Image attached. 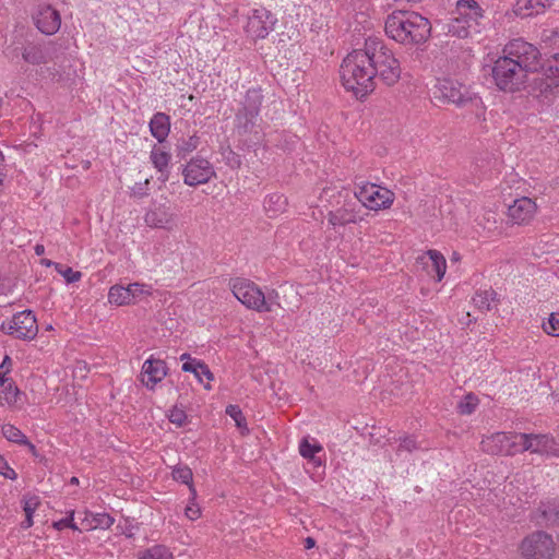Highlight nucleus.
Masks as SVG:
<instances>
[{
	"label": "nucleus",
	"mask_w": 559,
	"mask_h": 559,
	"mask_svg": "<svg viewBox=\"0 0 559 559\" xmlns=\"http://www.w3.org/2000/svg\"><path fill=\"white\" fill-rule=\"evenodd\" d=\"M542 67L539 50L523 39L511 40L492 64H484V69L490 70L495 86L504 93L519 92L525 88L528 82L533 84L532 75Z\"/></svg>",
	"instance_id": "f257e3e1"
},
{
	"label": "nucleus",
	"mask_w": 559,
	"mask_h": 559,
	"mask_svg": "<svg viewBox=\"0 0 559 559\" xmlns=\"http://www.w3.org/2000/svg\"><path fill=\"white\" fill-rule=\"evenodd\" d=\"M431 29L430 21L415 11H394L384 23L386 36L403 46L425 44L431 36Z\"/></svg>",
	"instance_id": "f03ea898"
},
{
	"label": "nucleus",
	"mask_w": 559,
	"mask_h": 559,
	"mask_svg": "<svg viewBox=\"0 0 559 559\" xmlns=\"http://www.w3.org/2000/svg\"><path fill=\"white\" fill-rule=\"evenodd\" d=\"M341 80L343 86L357 98H362L374 90V73L365 48L354 50L345 57L341 66Z\"/></svg>",
	"instance_id": "7ed1b4c3"
},
{
	"label": "nucleus",
	"mask_w": 559,
	"mask_h": 559,
	"mask_svg": "<svg viewBox=\"0 0 559 559\" xmlns=\"http://www.w3.org/2000/svg\"><path fill=\"white\" fill-rule=\"evenodd\" d=\"M366 53L373 69L374 78L378 76L384 84L394 85L401 78V63L382 39L368 37L365 41Z\"/></svg>",
	"instance_id": "20e7f679"
},
{
	"label": "nucleus",
	"mask_w": 559,
	"mask_h": 559,
	"mask_svg": "<svg viewBox=\"0 0 559 559\" xmlns=\"http://www.w3.org/2000/svg\"><path fill=\"white\" fill-rule=\"evenodd\" d=\"M481 17L483 11L475 0H459L455 15L445 25L447 33L465 38L473 32H478L477 27Z\"/></svg>",
	"instance_id": "39448f33"
},
{
	"label": "nucleus",
	"mask_w": 559,
	"mask_h": 559,
	"mask_svg": "<svg viewBox=\"0 0 559 559\" xmlns=\"http://www.w3.org/2000/svg\"><path fill=\"white\" fill-rule=\"evenodd\" d=\"M433 94L436 98L443 103L454 104L456 106L472 104L477 108L481 106L480 97L473 93L469 87L454 79H438Z\"/></svg>",
	"instance_id": "423d86ee"
},
{
	"label": "nucleus",
	"mask_w": 559,
	"mask_h": 559,
	"mask_svg": "<svg viewBox=\"0 0 559 559\" xmlns=\"http://www.w3.org/2000/svg\"><path fill=\"white\" fill-rule=\"evenodd\" d=\"M233 295L248 309L258 312L272 311L271 296L267 297L258 285L246 278H235L230 282Z\"/></svg>",
	"instance_id": "0eeeda50"
},
{
	"label": "nucleus",
	"mask_w": 559,
	"mask_h": 559,
	"mask_svg": "<svg viewBox=\"0 0 559 559\" xmlns=\"http://www.w3.org/2000/svg\"><path fill=\"white\" fill-rule=\"evenodd\" d=\"M531 92L543 102H551L559 97V53L547 62L545 72L534 76Z\"/></svg>",
	"instance_id": "6e6552de"
},
{
	"label": "nucleus",
	"mask_w": 559,
	"mask_h": 559,
	"mask_svg": "<svg viewBox=\"0 0 559 559\" xmlns=\"http://www.w3.org/2000/svg\"><path fill=\"white\" fill-rule=\"evenodd\" d=\"M277 17L265 8H255L249 11L243 26L247 36L253 40L264 39L274 31Z\"/></svg>",
	"instance_id": "1a4fd4ad"
},
{
	"label": "nucleus",
	"mask_w": 559,
	"mask_h": 559,
	"mask_svg": "<svg viewBox=\"0 0 559 559\" xmlns=\"http://www.w3.org/2000/svg\"><path fill=\"white\" fill-rule=\"evenodd\" d=\"M151 285L135 282L127 286L116 284L109 288L108 302L118 307L136 304L152 295Z\"/></svg>",
	"instance_id": "9d476101"
},
{
	"label": "nucleus",
	"mask_w": 559,
	"mask_h": 559,
	"mask_svg": "<svg viewBox=\"0 0 559 559\" xmlns=\"http://www.w3.org/2000/svg\"><path fill=\"white\" fill-rule=\"evenodd\" d=\"M355 194L361 207L365 206L373 211L388 209L394 201V193L391 190L374 183L359 187Z\"/></svg>",
	"instance_id": "9b49d317"
},
{
	"label": "nucleus",
	"mask_w": 559,
	"mask_h": 559,
	"mask_svg": "<svg viewBox=\"0 0 559 559\" xmlns=\"http://www.w3.org/2000/svg\"><path fill=\"white\" fill-rule=\"evenodd\" d=\"M520 549L524 559H552L555 543L550 535L536 532L522 542Z\"/></svg>",
	"instance_id": "f8f14e48"
},
{
	"label": "nucleus",
	"mask_w": 559,
	"mask_h": 559,
	"mask_svg": "<svg viewBox=\"0 0 559 559\" xmlns=\"http://www.w3.org/2000/svg\"><path fill=\"white\" fill-rule=\"evenodd\" d=\"M1 329L21 340H33L38 333L37 320L31 310L16 313L11 320L3 322Z\"/></svg>",
	"instance_id": "ddd939ff"
},
{
	"label": "nucleus",
	"mask_w": 559,
	"mask_h": 559,
	"mask_svg": "<svg viewBox=\"0 0 559 559\" xmlns=\"http://www.w3.org/2000/svg\"><path fill=\"white\" fill-rule=\"evenodd\" d=\"M343 199L340 206L329 213V223L336 226H345L347 224H356L362 219L361 205L356 197L348 193L341 195Z\"/></svg>",
	"instance_id": "4468645a"
},
{
	"label": "nucleus",
	"mask_w": 559,
	"mask_h": 559,
	"mask_svg": "<svg viewBox=\"0 0 559 559\" xmlns=\"http://www.w3.org/2000/svg\"><path fill=\"white\" fill-rule=\"evenodd\" d=\"M215 176L212 163L201 156L191 158L182 169L183 182L190 187L205 185Z\"/></svg>",
	"instance_id": "2eb2a0df"
},
{
	"label": "nucleus",
	"mask_w": 559,
	"mask_h": 559,
	"mask_svg": "<svg viewBox=\"0 0 559 559\" xmlns=\"http://www.w3.org/2000/svg\"><path fill=\"white\" fill-rule=\"evenodd\" d=\"M523 433L497 432L481 441L483 450L491 454H515L523 452L522 441L515 437Z\"/></svg>",
	"instance_id": "dca6fc26"
},
{
	"label": "nucleus",
	"mask_w": 559,
	"mask_h": 559,
	"mask_svg": "<svg viewBox=\"0 0 559 559\" xmlns=\"http://www.w3.org/2000/svg\"><path fill=\"white\" fill-rule=\"evenodd\" d=\"M522 441L523 451H531L548 456L559 457V440L551 435H526L515 437Z\"/></svg>",
	"instance_id": "f3484780"
},
{
	"label": "nucleus",
	"mask_w": 559,
	"mask_h": 559,
	"mask_svg": "<svg viewBox=\"0 0 559 559\" xmlns=\"http://www.w3.org/2000/svg\"><path fill=\"white\" fill-rule=\"evenodd\" d=\"M537 213V204L531 198L522 197L508 207V218L516 225L528 224Z\"/></svg>",
	"instance_id": "a211bd4d"
},
{
	"label": "nucleus",
	"mask_w": 559,
	"mask_h": 559,
	"mask_svg": "<svg viewBox=\"0 0 559 559\" xmlns=\"http://www.w3.org/2000/svg\"><path fill=\"white\" fill-rule=\"evenodd\" d=\"M167 374L165 361L153 357L147 358L142 366L141 381L148 390H154Z\"/></svg>",
	"instance_id": "6ab92c4d"
},
{
	"label": "nucleus",
	"mask_w": 559,
	"mask_h": 559,
	"mask_svg": "<svg viewBox=\"0 0 559 559\" xmlns=\"http://www.w3.org/2000/svg\"><path fill=\"white\" fill-rule=\"evenodd\" d=\"M427 275L440 282L444 277L447 271V260L444 255L437 250H428L418 258Z\"/></svg>",
	"instance_id": "aec40b11"
},
{
	"label": "nucleus",
	"mask_w": 559,
	"mask_h": 559,
	"mask_svg": "<svg viewBox=\"0 0 559 559\" xmlns=\"http://www.w3.org/2000/svg\"><path fill=\"white\" fill-rule=\"evenodd\" d=\"M180 359L185 361L182 365L183 371L193 373L205 390L212 389L211 382L214 380V374L203 361L191 358L189 354H182Z\"/></svg>",
	"instance_id": "412c9836"
},
{
	"label": "nucleus",
	"mask_w": 559,
	"mask_h": 559,
	"mask_svg": "<svg viewBox=\"0 0 559 559\" xmlns=\"http://www.w3.org/2000/svg\"><path fill=\"white\" fill-rule=\"evenodd\" d=\"M38 29L47 35L55 34L61 25L59 13L49 5L41 7L35 17Z\"/></svg>",
	"instance_id": "4be33fe9"
},
{
	"label": "nucleus",
	"mask_w": 559,
	"mask_h": 559,
	"mask_svg": "<svg viewBox=\"0 0 559 559\" xmlns=\"http://www.w3.org/2000/svg\"><path fill=\"white\" fill-rule=\"evenodd\" d=\"M554 0H518L514 12L521 17H528L543 13L551 5Z\"/></svg>",
	"instance_id": "5701e85b"
},
{
	"label": "nucleus",
	"mask_w": 559,
	"mask_h": 559,
	"mask_svg": "<svg viewBox=\"0 0 559 559\" xmlns=\"http://www.w3.org/2000/svg\"><path fill=\"white\" fill-rule=\"evenodd\" d=\"M115 520L107 513H93L87 510L84 511V518L81 521V524L86 531L94 530H108Z\"/></svg>",
	"instance_id": "b1692460"
},
{
	"label": "nucleus",
	"mask_w": 559,
	"mask_h": 559,
	"mask_svg": "<svg viewBox=\"0 0 559 559\" xmlns=\"http://www.w3.org/2000/svg\"><path fill=\"white\" fill-rule=\"evenodd\" d=\"M322 451V445L314 438L305 437L299 443L300 455L314 466L322 465L323 461L318 456V453H321Z\"/></svg>",
	"instance_id": "393cba45"
},
{
	"label": "nucleus",
	"mask_w": 559,
	"mask_h": 559,
	"mask_svg": "<svg viewBox=\"0 0 559 559\" xmlns=\"http://www.w3.org/2000/svg\"><path fill=\"white\" fill-rule=\"evenodd\" d=\"M144 221L150 227L166 228L173 223V215L166 206L159 205L148 210Z\"/></svg>",
	"instance_id": "a878e982"
},
{
	"label": "nucleus",
	"mask_w": 559,
	"mask_h": 559,
	"mask_svg": "<svg viewBox=\"0 0 559 559\" xmlns=\"http://www.w3.org/2000/svg\"><path fill=\"white\" fill-rule=\"evenodd\" d=\"M150 130L158 142H163L170 131L169 117L163 112L155 114L150 121Z\"/></svg>",
	"instance_id": "bb28decb"
},
{
	"label": "nucleus",
	"mask_w": 559,
	"mask_h": 559,
	"mask_svg": "<svg viewBox=\"0 0 559 559\" xmlns=\"http://www.w3.org/2000/svg\"><path fill=\"white\" fill-rule=\"evenodd\" d=\"M150 158L154 167L160 173L163 181H166L169 175L170 154L159 146H154Z\"/></svg>",
	"instance_id": "cd10ccee"
},
{
	"label": "nucleus",
	"mask_w": 559,
	"mask_h": 559,
	"mask_svg": "<svg viewBox=\"0 0 559 559\" xmlns=\"http://www.w3.org/2000/svg\"><path fill=\"white\" fill-rule=\"evenodd\" d=\"M21 400V392L14 382L0 383V405L9 408H17Z\"/></svg>",
	"instance_id": "c85d7f7f"
},
{
	"label": "nucleus",
	"mask_w": 559,
	"mask_h": 559,
	"mask_svg": "<svg viewBox=\"0 0 559 559\" xmlns=\"http://www.w3.org/2000/svg\"><path fill=\"white\" fill-rule=\"evenodd\" d=\"M2 435L3 437L10 441V442H14V443H17V444H24L26 447H28V449L35 453V447L34 444H32L28 439L26 438V436L19 429L16 428L15 426L11 425V424H4L2 426Z\"/></svg>",
	"instance_id": "c756f323"
},
{
	"label": "nucleus",
	"mask_w": 559,
	"mask_h": 559,
	"mask_svg": "<svg viewBox=\"0 0 559 559\" xmlns=\"http://www.w3.org/2000/svg\"><path fill=\"white\" fill-rule=\"evenodd\" d=\"M23 510L25 512V520L22 522L23 528H29L34 522H33V514L37 510V508L40 504L39 497L35 495H27L23 498Z\"/></svg>",
	"instance_id": "7c9ffc66"
},
{
	"label": "nucleus",
	"mask_w": 559,
	"mask_h": 559,
	"mask_svg": "<svg viewBox=\"0 0 559 559\" xmlns=\"http://www.w3.org/2000/svg\"><path fill=\"white\" fill-rule=\"evenodd\" d=\"M138 559H174L170 549L164 545H154L136 554Z\"/></svg>",
	"instance_id": "2f4dec72"
},
{
	"label": "nucleus",
	"mask_w": 559,
	"mask_h": 559,
	"mask_svg": "<svg viewBox=\"0 0 559 559\" xmlns=\"http://www.w3.org/2000/svg\"><path fill=\"white\" fill-rule=\"evenodd\" d=\"M22 57L25 62L31 64H40L46 62V53L43 47L34 44H28L24 47Z\"/></svg>",
	"instance_id": "473e14b6"
},
{
	"label": "nucleus",
	"mask_w": 559,
	"mask_h": 559,
	"mask_svg": "<svg viewBox=\"0 0 559 559\" xmlns=\"http://www.w3.org/2000/svg\"><path fill=\"white\" fill-rule=\"evenodd\" d=\"M285 206L286 199L281 194H271L264 201V209L270 215H277Z\"/></svg>",
	"instance_id": "72a5a7b5"
},
{
	"label": "nucleus",
	"mask_w": 559,
	"mask_h": 559,
	"mask_svg": "<svg viewBox=\"0 0 559 559\" xmlns=\"http://www.w3.org/2000/svg\"><path fill=\"white\" fill-rule=\"evenodd\" d=\"M190 495L191 496H190L189 502H188L187 507L185 508V515L190 521H195L201 516L202 511H201L200 506L197 502V490L193 486H190Z\"/></svg>",
	"instance_id": "f704fd0d"
},
{
	"label": "nucleus",
	"mask_w": 559,
	"mask_h": 559,
	"mask_svg": "<svg viewBox=\"0 0 559 559\" xmlns=\"http://www.w3.org/2000/svg\"><path fill=\"white\" fill-rule=\"evenodd\" d=\"M478 406V399L474 394H466L457 404L459 413L471 415Z\"/></svg>",
	"instance_id": "c9c22d12"
},
{
	"label": "nucleus",
	"mask_w": 559,
	"mask_h": 559,
	"mask_svg": "<svg viewBox=\"0 0 559 559\" xmlns=\"http://www.w3.org/2000/svg\"><path fill=\"white\" fill-rule=\"evenodd\" d=\"M192 476H193V474H192L191 468L186 465H177L173 469V478L176 481L188 485L189 487L193 486L192 485Z\"/></svg>",
	"instance_id": "e433bc0d"
},
{
	"label": "nucleus",
	"mask_w": 559,
	"mask_h": 559,
	"mask_svg": "<svg viewBox=\"0 0 559 559\" xmlns=\"http://www.w3.org/2000/svg\"><path fill=\"white\" fill-rule=\"evenodd\" d=\"M55 269L68 284L79 282L82 278L81 272L74 271L72 267L64 266L60 263H56Z\"/></svg>",
	"instance_id": "4c0bfd02"
},
{
	"label": "nucleus",
	"mask_w": 559,
	"mask_h": 559,
	"mask_svg": "<svg viewBox=\"0 0 559 559\" xmlns=\"http://www.w3.org/2000/svg\"><path fill=\"white\" fill-rule=\"evenodd\" d=\"M493 292L490 290L479 292L474 296L473 302L480 310H489L493 301Z\"/></svg>",
	"instance_id": "58836bf2"
},
{
	"label": "nucleus",
	"mask_w": 559,
	"mask_h": 559,
	"mask_svg": "<svg viewBox=\"0 0 559 559\" xmlns=\"http://www.w3.org/2000/svg\"><path fill=\"white\" fill-rule=\"evenodd\" d=\"M543 330L551 336H559V312L550 313L546 321L543 322Z\"/></svg>",
	"instance_id": "ea45409f"
},
{
	"label": "nucleus",
	"mask_w": 559,
	"mask_h": 559,
	"mask_svg": "<svg viewBox=\"0 0 559 559\" xmlns=\"http://www.w3.org/2000/svg\"><path fill=\"white\" fill-rule=\"evenodd\" d=\"M226 414L229 415L235 420L236 426L242 432L247 430L246 418L242 415L241 409L237 405H228L226 407Z\"/></svg>",
	"instance_id": "a19ab883"
},
{
	"label": "nucleus",
	"mask_w": 559,
	"mask_h": 559,
	"mask_svg": "<svg viewBox=\"0 0 559 559\" xmlns=\"http://www.w3.org/2000/svg\"><path fill=\"white\" fill-rule=\"evenodd\" d=\"M199 143H200L199 138L197 135H191L188 139H182L178 143L177 150L181 154H188V153H191L192 151L197 150V147L199 146Z\"/></svg>",
	"instance_id": "79ce46f5"
},
{
	"label": "nucleus",
	"mask_w": 559,
	"mask_h": 559,
	"mask_svg": "<svg viewBox=\"0 0 559 559\" xmlns=\"http://www.w3.org/2000/svg\"><path fill=\"white\" fill-rule=\"evenodd\" d=\"M168 419L177 427H182L187 423V415L183 409L179 407H173L168 413Z\"/></svg>",
	"instance_id": "37998d69"
},
{
	"label": "nucleus",
	"mask_w": 559,
	"mask_h": 559,
	"mask_svg": "<svg viewBox=\"0 0 559 559\" xmlns=\"http://www.w3.org/2000/svg\"><path fill=\"white\" fill-rule=\"evenodd\" d=\"M74 510H71L68 512V516L66 519H62L60 521L53 522L52 526L53 528L61 531L64 527H69L73 531H79V527L76 523L74 522Z\"/></svg>",
	"instance_id": "c03bdc74"
},
{
	"label": "nucleus",
	"mask_w": 559,
	"mask_h": 559,
	"mask_svg": "<svg viewBox=\"0 0 559 559\" xmlns=\"http://www.w3.org/2000/svg\"><path fill=\"white\" fill-rule=\"evenodd\" d=\"M12 361L9 356H5L3 358L2 364L0 365V383L7 384L10 382H13L11 378L8 377V374L11 371Z\"/></svg>",
	"instance_id": "a18cd8bd"
},
{
	"label": "nucleus",
	"mask_w": 559,
	"mask_h": 559,
	"mask_svg": "<svg viewBox=\"0 0 559 559\" xmlns=\"http://www.w3.org/2000/svg\"><path fill=\"white\" fill-rule=\"evenodd\" d=\"M13 282L11 278L0 276V296H8L13 292Z\"/></svg>",
	"instance_id": "49530a36"
},
{
	"label": "nucleus",
	"mask_w": 559,
	"mask_h": 559,
	"mask_svg": "<svg viewBox=\"0 0 559 559\" xmlns=\"http://www.w3.org/2000/svg\"><path fill=\"white\" fill-rule=\"evenodd\" d=\"M416 449V442L413 438L406 437L404 438L399 447V451H408L412 452Z\"/></svg>",
	"instance_id": "de8ad7c7"
},
{
	"label": "nucleus",
	"mask_w": 559,
	"mask_h": 559,
	"mask_svg": "<svg viewBox=\"0 0 559 559\" xmlns=\"http://www.w3.org/2000/svg\"><path fill=\"white\" fill-rule=\"evenodd\" d=\"M87 372V366L85 362H78L74 368V377L84 378Z\"/></svg>",
	"instance_id": "09e8293b"
},
{
	"label": "nucleus",
	"mask_w": 559,
	"mask_h": 559,
	"mask_svg": "<svg viewBox=\"0 0 559 559\" xmlns=\"http://www.w3.org/2000/svg\"><path fill=\"white\" fill-rule=\"evenodd\" d=\"M257 114H258V107H257V106H252V107L250 108L249 112H248V116H249V117H248V119H247V120L251 122V121H252V119L257 116Z\"/></svg>",
	"instance_id": "8fccbe9b"
},
{
	"label": "nucleus",
	"mask_w": 559,
	"mask_h": 559,
	"mask_svg": "<svg viewBox=\"0 0 559 559\" xmlns=\"http://www.w3.org/2000/svg\"><path fill=\"white\" fill-rule=\"evenodd\" d=\"M4 179H5V173H4L3 168L0 167V192L4 188Z\"/></svg>",
	"instance_id": "3c124183"
},
{
	"label": "nucleus",
	"mask_w": 559,
	"mask_h": 559,
	"mask_svg": "<svg viewBox=\"0 0 559 559\" xmlns=\"http://www.w3.org/2000/svg\"><path fill=\"white\" fill-rule=\"evenodd\" d=\"M34 250L37 255H41L45 252V247L43 245L37 243Z\"/></svg>",
	"instance_id": "603ef678"
},
{
	"label": "nucleus",
	"mask_w": 559,
	"mask_h": 559,
	"mask_svg": "<svg viewBox=\"0 0 559 559\" xmlns=\"http://www.w3.org/2000/svg\"><path fill=\"white\" fill-rule=\"evenodd\" d=\"M314 545H316V543H314L313 538H311V537L306 538L305 546L307 549L314 547Z\"/></svg>",
	"instance_id": "864d4df0"
},
{
	"label": "nucleus",
	"mask_w": 559,
	"mask_h": 559,
	"mask_svg": "<svg viewBox=\"0 0 559 559\" xmlns=\"http://www.w3.org/2000/svg\"><path fill=\"white\" fill-rule=\"evenodd\" d=\"M41 264H43V265H45V266H51V265H53V266H55V264H56V263H53V262H52V261H50V260L43 259V260H41Z\"/></svg>",
	"instance_id": "5fc2aeb1"
},
{
	"label": "nucleus",
	"mask_w": 559,
	"mask_h": 559,
	"mask_svg": "<svg viewBox=\"0 0 559 559\" xmlns=\"http://www.w3.org/2000/svg\"><path fill=\"white\" fill-rule=\"evenodd\" d=\"M70 483H71L72 485H78V484H79V479H78L76 477H72V478H71V480H70Z\"/></svg>",
	"instance_id": "6e6d98bb"
}]
</instances>
